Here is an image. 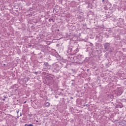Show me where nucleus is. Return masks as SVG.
I'll return each instance as SVG.
<instances>
[{
	"instance_id": "1",
	"label": "nucleus",
	"mask_w": 126,
	"mask_h": 126,
	"mask_svg": "<svg viewBox=\"0 0 126 126\" xmlns=\"http://www.w3.org/2000/svg\"><path fill=\"white\" fill-rule=\"evenodd\" d=\"M44 65H45L46 67H48L49 68H51V65L49 64L48 62H45L44 63Z\"/></svg>"
},
{
	"instance_id": "2",
	"label": "nucleus",
	"mask_w": 126,
	"mask_h": 126,
	"mask_svg": "<svg viewBox=\"0 0 126 126\" xmlns=\"http://www.w3.org/2000/svg\"><path fill=\"white\" fill-rule=\"evenodd\" d=\"M45 105L46 108H48V107H50L51 103H50L49 102H47L45 103Z\"/></svg>"
},
{
	"instance_id": "3",
	"label": "nucleus",
	"mask_w": 126,
	"mask_h": 126,
	"mask_svg": "<svg viewBox=\"0 0 126 126\" xmlns=\"http://www.w3.org/2000/svg\"><path fill=\"white\" fill-rule=\"evenodd\" d=\"M108 47H110V44L109 43H106L105 45H104V48L105 49H107V48Z\"/></svg>"
},
{
	"instance_id": "4",
	"label": "nucleus",
	"mask_w": 126,
	"mask_h": 126,
	"mask_svg": "<svg viewBox=\"0 0 126 126\" xmlns=\"http://www.w3.org/2000/svg\"><path fill=\"white\" fill-rule=\"evenodd\" d=\"M25 126H33V125H32V124H29V125L25 124Z\"/></svg>"
},
{
	"instance_id": "5",
	"label": "nucleus",
	"mask_w": 126,
	"mask_h": 126,
	"mask_svg": "<svg viewBox=\"0 0 126 126\" xmlns=\"http://www.w3.org/2000/svg\"><path fill=\"white\" fill-rule=\"evenodd\" d=\"M102 0V2H104V1H105V0Z\"/></svg>"
},
{
	"instance_id": "6",
	"label": "nucleus",
	"mask_w": 126,
	"mask_h": 126,
	"mask_svg": "<svg viewBox=\"0 0 126 126\" xmlns=\"http://www.w3.org/2000/svg\"><path fill=\"white\" fill-rule=\"evenodd\" d=\"M53 22H55V20H52Z\"/></svg>"
},
{
	"instance_id": "7",
	"label": "nucleus",
	"mask_w": 126,
	"mask_h": 126,
	"mask_svg": "<svg viewBox=\"0 0 126 126\" xmlns=\"http://www.w3.org/2000/svg\"><path fill=\"white\" fill-rule=\"evenodd\" d=\"M71 99H73V97H71Z\"/></svg>"
},
{
	"instance_id": "8",
	"label": "nucleus",
	"mask_w": 126,
	"mask_h": 126,
	"mask_svg": "<svg viewBox=\"0 0 126 126\" xmlns=\"http://www.w3.org/2000/svg\"><path fill=\"white\" fill-rule=\"evenodd\" d=\"M3 65H5V64H4Z\"/></svg>"
},
{
	"instance_id": "9",
	"label": "nucleus",
	"mask_w": 126,
	"mask_h": 126,
	"mask_svg": "<svg viewBox=\"0 0 126 126\" xmlns=\"http://www.w3.org/2000/svg\"><path fill=\"white\" fill-rule=\"evenodd\" d=\"M26 103V101H25V102H24V103Z\"/></svg>"
}]
</instances>
